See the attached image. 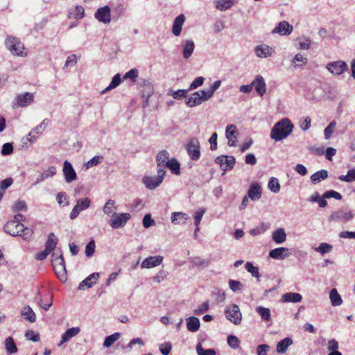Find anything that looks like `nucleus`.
<instances>
[{
  "label": "nucleus",
  "mask_w": 355,
  "mask_h": 355,
  "mask_svg": "<svg viewBox=\"0 0 355 355\" xmlns=\"http://www.w3.org/2000/svg\"><path fill=\"white\" fill-rule=\"evenodd\" d=\"M293 128L291 121L287 118H284L277 122L272 128L270 137L275 141H282L291 134Z\"/></svg>",
  "instance_id": "nucleus-1"
},
{
  "label": "nucleus",
  "mask_w": 355,
  "mask_h": 355,
  "mask_svg": "<svg viewBox=\"0 0 355 355\" xmlns=\"http://www.w3.org/2000/svg\"><path fill=\"white\" fill-rule=\"evenodd\" d=\"M4 231L12 236H21L24 240H30L33 234V231L24 227L21 223H16L11 220L4 225Z\"/></svg>",
  "instance_id": "nucleus-2"
},
{
  "label": "nucleus",
  "mask_w": 355,
  "mask_h": 355,
  "mask_svg": "<svg viewBox=\"0 0 355 355\" xmlns=\"http://www.w3.org/2000/svg\"><path fill=\"white\" fill-rule=\"evenodd\" d=\"M5 44L7 49L14 55L21 57L26 55V53L24 51V46L18 38L9 35L7 37Z\"/></svg>",
  "instance_id": "nucleus-3"
},
{
  "label": "nucleus",
  "mask_w": 355,
  "mask_h": 355,
  "mask_svg": "<svg viewBox=\"0 0 355 355\" xmlns=\"http://www.w3.org/2000/svg\"><path fill=\"white\" fill-rule=\"evenodd\" d=\"M53 270L61 282H66L67 279V270L65 267V262L62 253L58 255V257L54 260H51Z\"/></svg>",
  "instance_id": "nucleus-4"
},
{
  "label": "nucleus",
  "mask_w": 355,
  "mask_h": 355,
  "mask_svg": "<svg viewBox=\"0 0 355 355\" xmlns=\"http://www.w3.org/2000/svg\"><path fill=\"white\" fill-rule=\"evenodd\" d=\"M166 175L164 168L157 169V176H145L143 178V183L148 189H154L159 186Z\"/></svg>",
  "instance_id": "nucleus-5"
},
{
  "label": "nucleus",
  "mask_w": 355,
  "mask_h": 355,
  "mask_svg": "<svg viewBox=\"0 0 355 355\" xmlns=\"http://www.w3.org/2000/svg\"><path fill=\"white\" fill-rule=\"evenodd\" d=\"M355 213L353 214L349 209L341 208L334 211L329 217L330 221L347 222L354 218Z\"/></svg>",
  "instance_id": "nucleus-6"
},
{
  "label": "nucleus",
  "mask_w": 355,
  "mask_h": 355,
  "mask_svg": "<svg viewBox=\"0 0 355 355\" xmlns=\"http://www.w3.org/2000/svg\"><path fill=\"white\" fill-rule=\"evenodd\" d=\"M186 150L191 159H199L200 157V145L197 138L193 137L189 141L186 146Z\"/></svg>",
  "instance_id": "nucleus-7"
},
{
  "label": "nucleus",
  "mask_w": 355,
  "mask_h": 355,
  "mask_svg": "<svg viewBox=\"0 0 355 355\" xmlns=\"http://www.w3.org/2000/svg\"><path fill=\"white\" fill-rule=\"evenodd\" d=\"M91 205V200L86 197L84 198H79L76 201V205L73 208L70 213V218L73 220L78 217L80 211L87 209Z\"/></svg>",
  "instance_id": "nucleus-8"
},
{
  "label": "nucleus",
  "mask_w": 355,
  "mask_h": 355,
  "mask_svg": "<svg viewBox=\"0 0 355 355\" xmlns=\"http://www.w3.org/2000/svg\"><path fill=\"white\" fill-rule=\"evenodd\" d=\"M326 69L332 74L339 76L347 71L348 66L345 61L337 60L328 63Z\"/></svg>",
  "instance_id": "nucleus-9"
},
{
  "label": "nucleus",
  "mask_w": 355,
  "mask_h": 355,
  "mask_svg": "<svg viewBox=\"0 0 355 355\" xmlns=\"http://www.w3.org/2000/svg\"><path fill=\"white\" fill-rule=\"evenodd\" d=\"M227 318L234 324H239L241 322L242 315L238 305L232 304L225 310Z\"/></svg>",
  "instance_id": "nucleus-10"
},
{
  "label": "nucleus",
  "mask_w": 355,
  "mask_h": 355,
  "mask_svg": "<svg viewBox=\"0 0 355 355\" xmlns=\"http://www.w3.org/2000/svg\"><path fill=\"white\" fill-rule=\"evenodd\" d=\"M215 162L218 164L221 169L225 172L234 167L236 160L233 156L221 155L217 157ZM225 173H223V175Z\"/></svg>",
  "instance_id": "nucleus-11"
},
{
  "label": "nucleus",
  "mask_w": 355,
  "mask_h": 355,
  "mask_svg": "<svg viewBox=\"0 0 355 355\" xmlns=\"http://www.w3.org/2000/svg\"><path fill=\"white\" fill-rule=\"evenodd\" d=\"M112 216L114 218L110 220V225L113 229L123 227L130 218V214L128 213H116Z\"/></svg>",
  "instance_id": "nucleus-12"
},
{
  "label": "nucleus",
  "mask_w": 355,
  "mask_h": 355,
  "mask_svg": "<svg viewBox=\"0 0 355 355\" xmlns=\"http://www.w3.org/2000/svg\"><path fill=\"white\" fill-rule=\"evenodd\" d=\"M34 101V95L30 92H25L21 94H19L15 98V102L13 103L12 107L14 108L17 107H26L30 105Z\"/></svg>",
  "instance_id": "nucleus-13"
},
{
  "label": "nucleus",
  "mask_w": 355,
  "mask_h": 355,
  "mask_svg": "<svg viewBox=\"0 0 355 355\" xmlns=\"http://www.w3.org/2000/svg\"><path fill=\"white\" fill-rule=\"evenodd\" d=\"M63 175L67 183H70L77 179V174L71 164L65 160L63 163Z\"/></svg>",
  "instance_id": "nucleus-14"
},
{
  "label": "nucleus",
  "mask_w": 355,
  "mask_h": 355,
  "mask_svg": "<svg viewBox=\"0 0 355 355\" xmlns=\"http://www.w3.org/2000/svg\"><path fill=\"white\" fill-rule=\"evenodd\" d=\"M293 30V27L287 21H280L277 26L272 31V34H279V35H289Z\"/></svg>",
  "instance_id": "nucleus-15"
},
{
  "label": "nucleus",
  "mask_w": 355,
  "mask_h": 355,
  "mask_svg": "<svg viewBox=\"0 0 355 355\" xmlns=\"http://www.w3.org/2000/svg\"><path fill=\"white\" fill-rule=\"evenodd\" d=\"M95 17L101 22L108 24L111 21L110 8L109 6H105L99 8L95 15Z\"/></svg>",
  "instance_id": "nucleus-16"
},
{
  "label": "nucleus",
  "mask_w": 355,
  "mask_h": 355,
  "mask_svg": "<svg viewBox=\"0 0 355 355\" xmlns=\"http://www.w3.org/2000/svg\"><path fill=\"white\" fill-rule=\"evenodd\" d=\"M290 254V250L284 247L277 248L269 252L270 257L277 260H283Z\"/></svg>",
  "instance_id": "nucleus-17"
},
{
  "label": "nucleus",
  "mask_w": 355,
  "mask_h": 355,
  "mask_svg": "<svg viewBox=\"0 0 355 355\" xmlns=\"http://www.w3.org/2000/svg\"><path fill=\"white\" fill-rule=\"evenodd\" d=\"M162 261V256L158 255L155 257H148L142 261L141 267L142 268H152L160 265Z\"/></svg>",
  "instance_id": "nucleus-18"
},
{
  "label": "nucleus",
  "mask_w": 355,
  "mask_h": 355,
  "mask_svg": "<svg viewBox=\"0 0 355 355\" xmlns=\"http://www.w3.org/2000/svg\"><path fill=\"white\" fill-rule=\"evenodd\" d=\"M99 278L98 272H94L89 275L87 278L83 280L79 286V290H85V288H92L94 284H96L97 280Z\"/></svg>",
  "instance_id": "nucleus-19"
},
{
  "label": "nucleus",
  "mask_w": 355,
  "mask_h": 355,
  "mask_svg": "<svg viewBox=\"0 0 355 355\" xmlns=\"http://www.w3.org/2000/svg\"><path fill=\"white\" fill-rule=\"evenodd\" d=\"M254 52L257 56L261 58H265L272 56V54L275 53V50L270 46L263 44L257 46L254 49Z\"/></svg>",
  "instance_id": "nucleus-20"
},
{
  "label": "nucleus",
  "mask_w": 355,
  "mask_h": 355,
  "mask_svg": "<svg viewBox=\"0 0 355 355\" xmlns=\"http://www.w3.org/2000/svg\"><path fill=\"white\" fill-rule=\"evenodd\" d=\"M195 49V43L191 40H186L182 43V56L188 60L193 54Z\"/></svg>",
  "instance_id": "nucleus-21"
},
{
  "label": "nucleus",
  "mask_w": 355,
  "mask_h": 355,
  "mask_svg": "<svg viewBox=\"0 0 355 355\" xmlns=\"http://www.w3.org/2000/svg\"><path fill=\"white\" fill-rule=\"evenodd\" d=\"M252 87H254L256 92L262 96L266 92V85L263 78L257 75L252 82Z\"/></svg>",
  "instance_id": "nucleus-22"
},
{
  "label": "nucleus",
  "mask_w": 355,
  "mask_h": 355,
  "mask_svg": "<svg viewBox=\"0 0 355 355\" xmlns=\"http://www.w3.org/2000/svg\"><path fill=\"white\" fill-rule=\"evenodd\" d=\"M184 21L185 16L183 14H180L175 17L172 27V33L174 35L179 36L181 34Z\"/></svg>",
  "instance_id": "nucleus-23"
},
{
  "label": "nucleus",
  "mask_w": 355,
  "mask_h": 355,
  "mask_svg": "<svg viewBox=\"0 0 355 355\" xmlns=\"http://www.w3.org/2000/svg\"><path fill=\"white\" fill-rule=\"evenodd\" d=\"M236 132V128L234 125H228L225 129V135L228 140L227 144L230 146H235L237 141L235 133Z\"/></svg>",
  "instance_id": "nucleus-24"
},
{
  "label": "nucleus",
  "mask_w": 355,
  "mask_h": 355,
  "mask_svg": "<svg viewBox=\"0 0 355 355\" xmlns=\"http://www.w3.org/2000/svg\"><path fill=\"white\" fill-rule=\"evenodd\" d=\"M169 160V153L167 150H163L158 153L156 157L157 169L164 168L165 170V164Z\"/></svg>",
  "instance_id": "nucleus-25"
},
{
  "label": "nucleus",
  "mask_w": 355,
  "mask_h": 355,
  "mask_svg": "<svg viewBox=\"0 0 355 355\" xmlns=\"http://www.w3.org/2000/svg\"><path fill=\"white\" fill-rule=\"evenodd\" d=\"M248 197L252 200H257L261 196V188L257 183L252 184L248 191Z\"/></svg>",
  "instance_id": "nucleus-26"
},
{
  "label": "nucleus",
  "mask_w": 355,
  "mask_h": 355,
  "mask_svg": "<svg viewBox=\"0 0 355 355\" xmlns=\"http://www.w3.org/2000/svg\"><path fill=\"white\" fill-rule=\"evenodd\" d=\"M272 239L277 244H281L285 242L286 240V234L284 229L280 227L275 230L272 234Z\"/></svg>",
  "instance_id": "nucleus-27"
},
{
  "label": "nucleus",
  "mask_w": 355,
  "mask_h": 355,
  "mask_svg": "<svg viewBox=\"0 0 355 355\" xmlns=\"http://www.w3.org/2000/svg\"><path fill=\"white\" fill-rule=\"evenodd\" d=\"M187 327L189 331L196 332L198 331L200 322L198 318L195 316H190L187 318Z\"/></svg>",
  "instance_id": "nucleus-28"
},
{
  "label": "nucleus",
  "mask_w": 355,
  "mask_h": 355,
  "mask_svg": "<svg viewBox=\"0 0 355 355\" xmlns=\"http://www.w3.org/2000/svg\"><path fill=\"white\" fill-rule=\"evenodd\" d=\"M292 338L286 337L284 339L280 340L277 344V352L279 354H284L289 346L293 344Z\"/></svg>",
  "instance_id": "nucleus-29"
},
{
  "label": "nucleus",
  "mask_w": 355,
  "mask_h": 355,
  "mask_svg": "<svg viewBox=\"0 0 355 355\" xmlns=\"http://www.w3.org/2000/svg\"><path fill=\"white\" fill-rule=\"evenodd\" d=\"M282 300L284 302H300L302 300L301 294L297 293H286L282 297Z\"/></svg>",
  "instance_id": "nucleus-30"
},
{
  "label": "nucleus",
  "mask_w": 355,
  "mask_h": 355,
  "mask_svg": "<svg viewBox=\"0 0 355 355\" xmlns=\"http://www.w3.org/2000/svg\"><path fill=\"white\" fill-rule=\"evenodd\" d=\"M58 239L54 233H50L45 243V249L51 253L55 249Z\"/></svg>",
  "instance_id": "nucleus-31"
},
{
  "label": "nucleus",
  "mask_w": 355,
  "mask_h": 355,
  "mask_svg": "<svg viewBox=\"0 0 355 355\" xmlns=\"http://www.w3.org/2000/svg\"><path fill=\"white\" fill-rule=\"evenodd\" d=\"M329 299L331 305L338 306L343 304V300L336 288H332L329 292Z\"/></svg>",
  "instance_id": "nucleus-32"
},
{
  "label": "nucleus",
  "mask_w": 355,
  "mask_h": 355,
  "mask_svg": "<svg viewBox=\"0 0 355 355\" xmlns=\"http://www.w3.org/2000/svg\"><path fill=\"white\" fill-rule=\"evenodd\" d=\"M328 177V172L327 170L322 169L315 172L311 176V181L313 184H315L325 180Z\"/></svg>",
  "instance_id": "nucleus-33"
},
{
  "label": "nucleus",
  "mask_w": 355,
  "mask_h": 355,
  "mask_svg": "<svg viewBox=\"0 0 355 355\" xmlns=\"http://www.w3.org/2000/svg\"><path fill=\"white\" fill-rule=\"evenodd\" d=\"M116 202L113 200H108L103 206V211L106 215H114L116 214Z\"/></svg>",
  "instance_id": "nucleus-34"
},
{
  "label": "nucleus",
  "mask_w": 355,
  "mask_h": 355,
  "mask_svg": "<svg viewBox=\"0 0 355 355\" xmlns=\"http://www.w3.org/2000/svg\"><path fill=\"white\" fill-rule=\"evenodd\" d=\"M21 315L30 322H34L36 320L35 313L30 306H26L22 309Z\"/></svg>",
  "instance_id": "nucleus-35"
},
{
  "label": "nucleus",
  "mask_w": 355,
  "mask_h": 355,
  "mask_svg": "<svg viewBox=\"0 0 355 355\" xmlns=\"http://www.w3.org/2000/svg\"><path fill=\"white\" fill-rule=\"evenodd\" d=\"M189 218V216L183 212H173L171 215V222L174 225L180 224L182 220L185 223Z\"/></svg>",
  "instance_id": "nucleus-36"
},
{
  "label": "nucleus",
  "mask_w": 355,
  "mask_h": 355,
  "mask_svg": "<svg viewBox=\"0 0 355 355\" xmlns=\"http://www.w3.org/2000/svg\"><path fill=\"white\" fill-rule=\"evenodd\" d=\"M165 168H168L175 175L180 173V165L175 158L169 159L165 164Z\"/></svg>",
  "instance_id": "nucleus-37"
},
{
  "label": "nucleus",
  "mask_w": 355,
  "mask_h": 355,
  "mask_svg": "<svg viewBox=\"0 0 355 355\" xmlns=\"http://www.w3.org/2000/svg\"><path fill=\"white\" fill-rule=\"evenodd\" d=\"M202 102L201 97H200V92H196L193 94L192 96L187 99L186 104L189 107H194L200 105Z\"/></svg>",
  "instance_id": "nucleus-38"
},
{
  "label": "nucleus",
  "mask_w": 355,
  "mask_h": 355,
  "mask_svg": "<svg viewBox=\"0 0 355 355\" xmlns=\"http://www.w3.org/2000/svg\"><path fill=\"white\" fill-rule=\"evenodd\" d=\"M121 83V75L119 73H117L115 76H114L110 85L105 89L101 91V94H105V92L116 88L117 86L120 85Z\"/></svg>",
  "instance_id": "nucleus-39"
},
{
  "label": "nucleus",
  "mask_w": 355,
  "mask_h": 355,
  "mask_svg": "<svg viewBox=\"0 0 355 355\" xmlns=\"http://www.w3.org/2000/svg\"><path fill=\"white\" fill-rule=\"evenodd\" d=\"M80 331V329L79 327H71L68 329L62 335L63 342H68L71 338L78 335Z\"/></svg>",
  "instance_id": "nucleus-40"
},
{
  "label": "nucleus",
  "mask_w": 355,
  "mask_h": 355,
  "mask_svg": "<svg viewBox=\"0 0 355 355\" xmlns=\"http://www.w3.org/2000/svg\"><path fill=\"white\" fill-rule=\"evenodd\" d=\"M257 312L261 316V319L264 321H270L271 319L270 310L268 308L263 306H257L256 309Z\"/></svg>",
  "instance_id": "nucleus-41"
},
{
  "label": "nucleus",
  "mask_w": 355,
  "mask_h": 355,
  "mask_svg": "<svg viewBox=\"0 0 355 355\" xmlns=\"http://www.w3.org/2000/svg\"><path fill=\"white\" fill-rule=\"evenodd\" d=\"M233 5V0H215V6L220 10H225Z\"/></svg>",
  "instance_id": "nucleus-42"
},
{
  "label": "nucleus",
  "mask_w": 355,
  "mask_h": 355,
  "mask_svg": "<svg viewBox=\"0 0 355 355\" xmlns=\"http://www.w3.org/2000/svg\"><path fill=\"white\" fill-rule=\"evenodd\" d=\"M245 270L250 272L252 277L257 278L258 282L260 281V275L259 272V268L254 266L251 262H247L245 265Z\"/></svg>",
  "instance_id": "nucleus-43"
},
{
  "label": "nucleus",
  "mask_w": 355,
  "mask_h": 355,
  "mask_svg": "<svg viewBox=\"0 0 355 355\" xmlns=\"http://www.w3.org/2000/svg\"><path fill=\"white\" fill-rule=\"evenodd\" d=\"M324 197H320L319 193L315 192L309 199L310 202H318V205L321 208H324L327 205V202Z\"/></svg>",
  "instance_id": "nucleus-44"
},
{
  "label": "nucleus",
  "mask_w": 355,
  "mask_h": 355,
  "mask_svg": "<svg viewBox=\"0 0 355 355\" xmlns=\"http://www.w3.org/2000/svg\"><path fill=\"white\" fill-rule=\"evenodd\" d=\"M5 347L7 352L10 354H15L17 352V347L12 337H8L6 339Z\"/></svg>",
  "instance_id": "nucleus-45"
},
{
  "label": "nucleus",
  "mask_w": 355,
  "mask_h": 355,
  "mask_svg": "<svg viewBox=\"0 0 355 355\" xmlns=\"http://www.w3.org/2000/svg\"><path fill=\"white\" fill-rule=\"evenodd\" d=\"M121 336V333L116 332L112 335L107 336L104 340L103 346L105 347H111Z\"/></svg>",
  "instance_id": "nucleus-46"
},
{
  "label": "nucleus",
  "mask_w": 355,
  "mask_h": 355,
  "mask_svg": "<svg viewBox=\"0 0 355 355\" xmlns=\"http://www.w3.org/2000/svg\"><path fill=\"white\" fill-rule=\"evenodd\" d=\"M268 187L269 189L275 193H277L280 190V184L279 180L275 178H271L270 179Z\"/></svg>",
  "instance_id": "nucleus-47"
},
{
  "label": "nucleus",
  "mask_w": 355,
  "mask_h": 355,
  "mask_svg": "<svg viewBox=\"0 0 355 355\" xmlns=\"http://www.w3.org/2000/svg\"><path fill=\"white\" fill-rule=\"evenodd\" d=\"M338 179L340 181L346 182H352L355 181V168L349 170L347 175L339 176Z\"/></svg>",
  "instance_id": "nucleus-48"
},
{
  "label": "nucleus",
  "mask_w": 355,
  "mask_h": 355,
  "mask_svg": "<svg viewBox=\"0 0 355 355\" xmlns=\"http://www.w3.org/2000/svg\"><path fill=\"white\" fill-rule=\"evenodd\" d=\"M332 248L333 247L331 245L327 243H322L315 249V250L320 252L321 254H324L330 252L332 250Z\"/></svg>",
  "instance_id": "nucleus-49"
},
{
  "label": "nucleus",
  "mask_w": 355,
  "mask_h": 355,
  "mask_svg": "<svg viewBox=\"0 0 355 355\" xmlns=\"http://www.w3.org/2000/svg\"><path fill=\"white\" fill-rule=\"evenodd\" d=\"M189 90V89H178L171 92V93L168 92V95L172 96L175 99H182L187 97Z\"/></svg>",
  "instance_id": "nucleus-50"
},
{
  "label": "nucleus",
  "mask_w": 355,
  "mask_h": 355,
  "mask_svg": "<svg viewBox=\"0 0 355 355\" xmlns=\"http://www.w3.org/2000/svg\"><path fill=\"white\" fill-rule=\"evenodd\" d=\"M27 205L26 202L24 200H18L16 201L13 205L12 206V209L13 211H27Z\"/></svg>",
  "instance_id": "nucleus-51"
},
{
  "label": "nucleus",
  "mask_w": 355,
  "mask_h": 355,
  "mask_svg": "<svg viewBox=\"0 0 355 355\" xmlns=\"http://www.w3.org/2000/svg\"><path fill=\"white\" fill-rule=\"evenodd\" d=\"M336 125V121H332L329 123V124L325 128L324 130V134L326 139H329L332 134L334 132V129Z\"/></svg>",
  "instance_id": "nucleus-52"
},
{
  "label": "nucleus",
  "mask_w": 355,
  "mask_h": 355,
  "mask_svg": "<svg viewBox=\"0 0 355 355\" xmlns=\"http://www.w3.org/2000/svg\"><path fill=\"white\" fill-rule=\"evenodd\" d=\"M198 355H216V351L214 349H204L200 343L196 347Z\"/></svg>",
  "instance_id": "nucleus-53"
},
{
  "label": "nucleus",
  "mask_w": 355,
  "mask_h": 355,
  "mask_svg": "<svg viewBox=\"0 0 355 355\" xmlns=\"http://www.w3.org/2000/svg\"><path fill=\"white\" fill-rule=\"evenodd\" d=\"M37 136L34 135L31 132H29L27 137L21 139L22 148H28L36 139Z\"/></svg>",
  "instance_id": "nucleus-54"
},
{
  "label": "nucleus",
  "mask_w": 355,
  "mask_h": 355,
  "mask_svg": "<svg viewBox=\"0 0 355 355\" xmlns=\"http://www.w3.org/2000/svg\"><path fill=\"white\" fill-rule=\"evenodd\" d=\"M230 289L234 292L241 291L243 289V284L237 280L230 279L228 282Z\"/></svg>",
  "instance_id": "nucleus-55"
},
{
  "label": "nucleus",
  "mask_w": 355,
  "mask_h": 355,
  "mask_svg": "<svg viewBox=\"0 0 355 355\" xmlns=\"http://www.w3.org/2000/svg\"><path fill=\"white\" fill-rule=\"evenodd\" d=\"M103 159V157L100 155H96L89 159L87 162L85 164V166L86 168H89L90 167L97 166L99 164Z\"/></svg>",
  "instance_id": "nucleus-56"
},
{
  "label": "nucleus",
  "mask_w": 355,
  "mask_h": 355,
  "mask_svg": "<svg viewBox=\"0 0 355 355\" xmlns=\"http://www.w3.org/2000/svg\"><path fill=\"white\" fill-rule=\"evenodd\" d=\"M227 343L233 349H237L239 347L240 341L235 336L230 335L227 337Z\"/></svg>",
  "instance_id": "nucleus-57"
},
{
  "label": "nucleus",
  "mask_w": 355,
  "mask_h": 355,
  "mask_svg": "<svg viewBox=\"0 0 355 355\" xmlns=\"http://www.w3.org/2000/svg\"><path fill=\"white\" fill-rule=\"evenodd\" d=\"M95 242L91 240L85 247V254L87 257H92L95 252Z\"/></svg>",
  "instance_id": "nucleus-58"
},
{
  "label": "nucleus",
  "mask_w": 355,
  "mask_h": 355,
  "mask_svg": "<svg viewBox=\"0 0 355 355\" xmlns=\"http://www.w3.org/2000/svg\"><path fill=\"white\" fill-rule=\"evenodd\" d=\"M142 223L145 228H149L155 224L150 214H147L144 216Z\"/></svg>",
  "instance_id": "nucleus-59"
},
{
  "label": "nucleus",
  "mask_w": 355,
  "mask_h": 355,
  "mask_svg": "<svg viewBox=\"0 0 355 355\" xmlns=\"http://www.w3.org/2000/svg\"><path fill=\"white\" fill-rule=\"evenodd\" d=\"M13 182V180L11 178H6L2 180L0 183V193H4L5 190L7 189Z\"/></svg>",
  "instance_id": "nucleus-60"
},
{
  "label": "nucleus",
  "mask_w": 355,
  "mask_h": 355,
  "mask_svg": "<svg viewBox=\"0 0 355 355\" xmlns=\"http://www.w3.org/2000/svg\"><path fill=\"white\" fill-rule=\"evenodd\" d=\"M323 197L324 198H334L336 200H341L342 199V196L340 193L336 191H334V190H329V191H326L324 194H323Z\"/></svg>",
  "instance_id": "nucleus-61"
},
{
  "label": "nucleus",
  "mask_w": 355,
  "mask_h": 355,
  "mask_svg": "<svg viewBox=\"0 0 355 355\" xmlns=\"http://www.w3.org/2000/svg\"><path fill=\"white\" fill-rule=\"evenodd\" d=\"M56 168L50 166L47 170L44 171L41 174L44 177V180L53 177L56 174Z\"/></svg>",
  "instance_id": "nucleus-62"
},
{
  "label": "nucleus",
  "mask_w": 355,
  "mask_h": 355,
  "mask_svg": "<svg viewBox=\"0 0 355 355\" xmlns=\"http://www.w3.org/2000/svg\"><path fill=\"white\" fill-rule=\"evenodd\" d=\"M49 123V120L48 119H44L40 125H38L35 129H33L31 131V132L33 134H34V133L39 134V133L42 132L43 130H44V129L46 128V127L47 126Z\"/></svg>",
  "instance_id": "nucleus-63"
},
{
  "label": "nucleus",
  "mask_w": 355,
  "mask_h": 355,
  "mask_svg": "<svg viewBox=\"0 0 355 355\" xmlns=\"http://www.w3.org/2000/svg\"><path fill=\"white\" fill-rule=\"evenodd\" d=\"M270 350V346L267 344H261L257 347V355H268V352Z\"/></svg>",
  "instance_id": "nucleus-64"
}]
</instances>
